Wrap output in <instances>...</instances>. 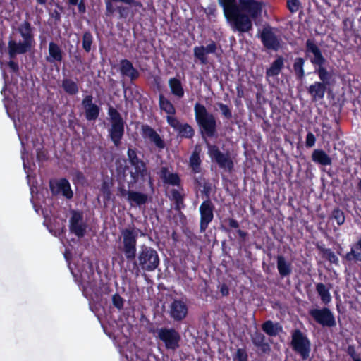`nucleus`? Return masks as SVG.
Segmentation results:
<instances>
[{
    "mask_svg": "<svg viewBox=\"0 0 361 361\" xmlns=\"http://www.w3.org/2000/svg\"><path fill=\"white\" fill-rule=\"evenodd\" d=\"M305 54V58L309 59L314 67V73L318 75L320 80L319 82L327 87L329 86L333 74L326 68L325 65L327 60L314 39H308L306 40Z\"/></svg>",
    "mask_w": 361,
    "mask_h": 361,
    "instance_id": "1",
    "label": "nucleus"
},
{
    "mask_svg": "<svg viewBox=\"0 0 361 361\" xmlns=\"http://www.w3.org/2000/svg\"><path fill=\"white\" fill-rule=\"evenodd\" d=\"M131 262H133V271L138 276L141 271H154L160 264V258L154 248L144 244L140 246L136 257Z\"/></svg>",
    "mask_w": 361,
    "mask_h": 361,
    "instance_id": "2",
    "label": "nucleus"
},
{
    "mask_svg": "<svg viewBox=\"0 0 361 361\" xmlns=\"http://www.w3.org/2000/svg\"><path fill=\"white\" fill-rule=\"evenodd\" d=\"M194 111L195 118L202 138L217 137V124L215 116L208 112L207 108L199 102L195 104Z\"/></svg>",
    "mask_w": 361,
    "mask_h": 361,
    "instance_id": "3",
    "label": "nucleus"
},
{
    "mask_svg": "<svg viewBox=\"0 0 361 361\" xmlns=\"http://www.w3.org/2000/svg\"><path fill=\"white\" fill-rule=\"evenodd\" d=\"M18 30L23 39V42H16L13 39L9 40L8 49L11 58L15 57L17 54H23L28 52L35 43L33 27L28 21L25 20L21 23Z\"/></svg>",
    "mask_w": 361,
    "mask_h": 361,
    "instance_id": "4",
    "label": "nucleus"
},
{
    "mask_svg": "<svg viewBox=\"0 0 361 361\" xmlns=\"http://www.w3.org/2000/svg\"><path fill=\"white\" fill-rule=\"evenodd\" d=\"M110 127L108 129V137L115 147H119L125 134L126 122L121 114L114 107L108 108Z\"/></svg>",
    "mask_w": 361,
    "mask_h": 361,
    "instance_id": "5",
    "label": "nucleus"
},
{
    "mask_svg": "<svg viewBox=\"0 0 361 361\" xmlns=\"http://www.w3.org/2000/svg\"><path fill=\"white\" fill-rule=\"evenodd\" d=\"M277 29L266 24L259 30L257 37L267 50L277 51L283 48V42L281 35L276 34Z\"/></svg>",
    "mask_w": 361,
    "mask_h": 361,
    "instance_id": "6",
    "label": "nucleus"
},
{
    "mask_svg": "<svg viewBox=\"0 0 361 361\" xmlns=\"http://www.w3.org/2000/svg\"><path fill=\"white\" fill-rule=\"evenodd\" d=\"M290 345L293 350L298 353L303 360L309 358L311 352V342L300 329H296L292 331Z\"/></svg>",
    "mask_w": 361,
    "mask_h": 361,
    "instance_id": "7",
    "label": "nucleus"
},
{
    "mask_svg": "<svg viewBox=\"0 0 361 361\" xmlns=\"http://www.w3.org/2000/svg\"><path fill=\"white\" fill-rule=\"evenodd\" d=\"M206 145L208 149L207 154L212 162L227 171L231 172L233 169L234 164L229 152H221L217 145H212L208 141H206Z\"/></svg>",
    "mask_w": 361,
    "mask_h": 361,
    "instance_id": "8",
    "label": "nucleus"
},
{
    "mask_svg": "<svg viewBox=\"0 0 361 361\" xmlns=\"http://www.w3.org/2000/svg\"><path fill=\"white\" fill-rule=\"evenodd\" d=\"M156 332L157 338L163 342L166 349L176 350L180 347L181 337L174 328L161 327Z\"/></svg>",
    "mask_w": 361,
    "mask_h": 361,
    "instance_id": "9",
    "label": "nucleus"
},
{
    "mask_svg": "<svg viewBox=\"0 0 361 361\" xmlns=\"http://www.w3.org/2000/svg\"><path fill=\"white\" fill-rule=\"evenodd\" d=\"M123 252L128 262L135 259L137 252V233L133 228H125L121 231Z\"/></svg>",
    "mask_w": 361,
    "mask_h": 361,
    "instance_id": "10",
    "label": "nucleus"
},
{
    "mask_svg": "<svg viewBox=\"0 0 361 361\" xmlns=\"http://www.w3.org/2000/svg\"><path fill=\"white\" fill-rule=\"evenodd\" d=\"M308 313L316 323L323 327L333 328L336 326L334 314L328 307L312 308Z\"/></svg>",
    "mask_w": 361,
    "mask_h": 361,
    "instance_id": "11",
    "label": "nucleus"
},
{
    "mask_svg": "<svg viewBox=\"0 0 361 361\" xmlns=\"http://www.w3.org/2000/svg\"><path fill=\"white\" fill-rule=\"evenodd\" d=\"M215 206L210 199L204 200L199 207L200 231L204 233L214 218Z\"/></svg>",
    "mask_w": 361,
    "mask_h": 361,
    "instance_id": "12",
    "label": "nucleus"
},
{
    "mask_svg": "<svg viewBox=\"0 0 361 361\" xmlns=\"http://www.w3.org/2000/svg\"><path fill=\"white\" fill-rule=\"evenodd\" d=\"M130 176V180L127 181L128 188H133L136 183L141 181L144 182L146 178H149V183L152 185V178L148 172L147 164L131 166V168L127 171V174Z\"/></svg>",
    "mask_w": 361,
    "mask_h": 361,
    "instance_id": "13",
    "label": "nucleus"
},
{
    "mask_svg": "<svg viewBox=\"0 0 361 361\" xmlns=\"http://www.w3.org/2000/svg\"><path fill=\"white\" fill-rule=\"evenodd\" d=\"M185 300L176 298L169 305V314L174 322H181L187 317L189 308Z\"/></svg>",
    "mask_w": 361,
    "mask_h": 361,
    "instance_id": "14",
    "label": "nucleus"
},
{
    "mask_svg": "<svg viewBox=\"0 0 361 361\" xmlns=\"http://www.w3.org/2000/svg\"><path fill=\"white\" fill-rule=\"evenodd\" d=\"M71 216L69 219L70 231L78 238L85 236L87 231V224L83 221V214L77 210L71 211Z\"/></svg>",
    "mask_w": 361,
    "mask_h": 361,
    "instance_id": "15",
    "label": "nucleus"
},
{
    "mask_svg": "<svg viewBox=\"0 0 361 361\" xmlns=\"http://www.w3.org/2000/svg\"><path fill=\"white\" fill-rule=\"evenodd\" d=\"M228 20L233 22L236 30L240 32H247L252 29V19L238 9L235 14H231L226 18Z\"/></svg>",
    "mask_w": 361,
    "mask_h": 361,
    "instance_id": "16",
    "label": "nucleus"
},
{
    "mask_svg": "<svg viewBox=\"0 0 361 361\" xmlns=\"http://www.w3.org/2000/svg\"><path fill=\"white\" fill-rule=\"evenodd\" d=\"M49 188L53 195L61 194L68 200H71L73 197L71 184L68 179L65 178L59 180H51L49 181Z\"/></svg>",
    "mask_w": 361,
    "mask_h": 361,
    "instance_id": "17",
    "label": "nucleus"
},
{
    "mask_svg": "<svg viewBox=\"0 0 361 361\" xmlns=\"http://www.w3.org/2000/svg\"><path fill=\"white\" fill-rule=\"evenodd\" d=\"M81 105L85 111V119L88 121H96L100 114V107L93 102L92 94H87L82 100Z\"/></svg>",
    "mask_w": 361,
    "mask_h": 361,
    "instance_id": "18",
    "label": "nucleus"
},
{
    "mask_svg": "<svg viewBox=\"0 0 361 361\" xmlns=\"http://www.w3.org/2000/svg\"><path fill=\"white\" fill-rule=\"evenodd\" d=\"M240 11L247 13L250 19H257L262 13V4L256 0H239Z\"/></svg>",
    "mask_w": 361,
    "mask_h": 361,
    "instance_id": "19",
    "label": "nucleus"
},
{
    "mask_svg": "<svg viewBox=\"0 0 361 361\" xmlns=\"http://www.w3.org/2000/svg\"><path fill=\"white\" fill-rule=\"evenodd\" d=\"M218 49L217 44L214 40H210L207 46H197L194 47L193 54L196 59L199 60L202 65L208 63L207 55L209 54H216Z\"/></svg>",
    "mask_w": 361,
    "mask_h": 361,
    "instance_id": "20",
    "label": "nucleus"
},
{
    "mask_svg": "<svg viewBox=\"0 0 361 361\" xmlns=\"http://www.w3.org/2000/svg\"><path fill=\"white\" fill-rule=\"evenodd\" d=\"M141 135L145 140H149L159 149H164L166 146L164 139L152 127L147 124L142 125Z\"/></svg>",
    "mask_w": 361,
    "mask_h": 361,
    "instance_id": "21",
    "label": "nucleus"
},
{
    "mask_svg": "<svg viewBox=\"0 0 361 361\" xmlns=\"http://www.w3.org/2000/svg\"><path fill=\"white\" fill-rule=\"evenodd\" d=\"M129 169V166L124 164H120L116 165V173H117V180L118 182V195L122 197H128L130 190H127L125 187V183L128 181L127 180V171ZM130 189V188H128Z\"/></svg>",
    "mask_w": 361,
    "mask_h": 361,
    "instance_id": "22",
    "label": "nucleus"
},
{
    "mask_svg": "<svg viewBox=\"0 0 361 361\" xmlns=\"http://www.w3.org/2000/svg\"><path fill=\"white\" fill-rule=\"evenodd\" d=\"M119 71L123 77L128 78L131 82L136 80L140 76L138 70L133 66L130 61L126 59L121 60Z\"/></svg>",
    "mask_w": 361,
    "mask_h": 361,
    "instance_id": "23",
    "label": "nucleus"
},
{
    "mask_svg": "<svg viewBox=\"0 0 361 361\" xmlns=\"http://www.w3.org/2000/svg\"><path fill=\"white\" fill-rule=\"evenodd\" d=\"M222 223L227 224L228 226V227H226L222 224L221 225V229L223 231L228 233L231 232V228L236 229V233H238V235L240 237L239 243L240 245H242L245 242L248 233L246 231L239 229L240 224H239V222L236 219H235L233 218H227V219H224L223 220Z\"/></svg>",
    "mask_w": 361,
    "mask_h": 361,
    "instance_id": "24",
    "label": "nucleus"
},
{
    "mask_svg": "<svg viewBox=\"0 0 361 361\" xmlns=\"http://www.w3.org/2000/svg\"><path fill=\"white\" fill-rule=\"evenodd\" d=\"M250 337L252 344L259 350L260 354H269L271 347L266 341V337L262 333L256 331Z\"/></svg>",
    "mask_w": 361,
    "mask_h": 361,
    "instance_id": "25",
    "label": "nucleus"
},
{
    "mask_svg": "<svg viewBox=\"0 0 361 361\" xmlns=\"http://www.w3.org/2000/svg\"><path fill=\"white\" fill-rule=\"evenodd\" d=\"M49 55L46 56V61L50 63H61L63 58V51L61 47L54 42L49 44Z\"/></svg>",
    "mask_w": 361,
    "mask_h": 361,
    "instance_id": "26",
    "label": "nucleus"
},
{
    "mask_svg": "<svg viewBox=\"0 0 361 361\" xmlns=\"http://www.w3.org/2000/svg\"><path fill=\"white\" fill-rule=\"evenodd\" d=\"M327 86L319 81H316L307 87V92L314 102L321 100L324 98L326 91Z\"/></svg>",
    "mask_w": 361,
    "mask_h": 361,
    "instance_id": "27",
    "label": "nucleus"
},
{
    "mask_svg": "<svg viewBox=\"0 0 361 361\" xmlns=\"http://www.w3.org/2000/svg\"><path fill=\"white\" fill-rule=\"evenodd\" d=\"M276 266L281 279L289 276L292 273V264L282 255L276 256Z\"/></svg>",
    "mask_w": 361,
    "mask_h": 361,
    "instance_id": "28",
    "label": "nucleus"
},
{
    "mask_svg": "<svg viewBox=\"0 0 361 361\" xmlns=\"http://www.w3.org/2000/svg\"><path fill=\"white\" fill-rule=\"evenodd\" d=\"M160 177L165 183L178 187L181 185V179L179 175L177 173H169L167 167L161 168Z\"/></svg>",
    "mask_w": 361,
    "mask_h": 361,
    "instance_id": "29",
    "label": "nucleus"
},
{
    "mask_svg": "<svg viewBox=\"0 0 361 361\" xmlns=\"http://www.w3.org/2000/svg\"><path fill=\"white\" fill-rule=\"evenodd\" d=\"M262 331L269 336L275 337L283 331V327L279 322L267 320L262 324Z\"/></svg>",
    "mask_w": 361,
    "mask_h": 361,
    "instance_id": "30",
    "label": "nucleus"
},
{
    "mask_svg": "<svg viewBox=\"0 0 361 361\" xmlns=\"http://www.w3.org/2000/svg\"><path fill=\"white\" fill-rule=\"evenodd\" d=\"M311 158L313 162L322 166H330L332 164V159L321 149H314L312 153Z\"/></svg>",
    "mask_w": 361,
    "mask_h": 361,
    "instance_id": "31",
    "label": "nucleus"
},
{
    "mask_svg": "<svg viewBox=\"0 0 361 361\" xmlns=\"http://www.w3.org/2000/svg\"><path fill=\"white\" fill-rule=\"evenodd\" d=\"M200 154V149L196 147L189 158V166L192 173L195 175L202 172V160Z\"/></svg>",
    "mask_w": 361,
    "mask_h": 361,
    "instance_id": "32",
    "label": "nucleus"
},
{
    "mask_svg": "<svg viewBox=\"0 0 361 361\" xmlns=\"http://www.w3.org/2000/svg\"><path fill=\"white\" fill-rule=\"evenodd\" d=\"M284 67V58L282 56H276L275 60L271 63L269 68L266 71L267 77L277 76Z\"/></svg>",
    "mask_w": 361,
    "mask_h": 361,
    "instance_id": "33",
    "label": "nucleus"
},
{
    "mask_svg": "<svg viewBox=\"0 0 361 361\" xmlns=\"http://www.w3.org/2000/svg\"><path fill=\"white\" fill-rule=\"evenodd\" d=\"M127 200L131 205L142 206L147 202L148 195L141 192L130 190Z\"/></svg>",
    "mask_w": 361,
    "mask_h": 361,
    "instance_id": "34",
    "label": "nucleus"
},
{
    "mask_svg": "<svg viewBox=\"0 0 361 361\" xmlns=\"http://www.w3.org/2000/svg\"><path fill=\"white\" fill-rule=\"evenodd\" d=\"M348 262H361V236L350 247V251L345 255Z\"/></svg>",
    "mask_w": 361,
    "mask_h": 361,
    "instance_id": "35",
    "label": "nucleus"
},
{
    "mask_svg": "<svg viewBox=\"0 0 361 361\" xmlns=\"http://www.w3.org/2000/svg\"><path fill=\"white\" fill-rule=\"evenodd\" d=\"M219 4L223 8L224 14L226 18L231 14H235L240 9L236 0H219Z\"/></svg>",
    "mask_w": 361,
    "mask_h": 361,
    "instance_id": "36",
    "label": "nucleus"
},
{
    "mask_svg": "<svg viewBox=\"0 0 361 361\" xmlns=\"http://www.w3.org/2000/svg\"><path fill=\"white\" fill-rule=\"evenodd\" d=\"M169 86L171 94L178 98H182L184 96V89L180 79L171 78L169 80Z\"/></svg>",
    "mask_w": 361,
    "mask_h": 361,
    "instance_id": "37",
    "label": "nucleus"
},
{
    "mask_svg": "<svg viewBox=\"0 0 361 361\" xmlns=\"http://www.w3.org/2000/svg\"><path fill=\"white\" fill-rule=\"evenodd\" d=\"M305 59L302 57H296L294 59L293 68L295 73V76L298 80H302L305 76Z\"/></svg>",
    "mask_w": 361,
    "mask_h": 361,
    "instance_id": "38",
    "label": "nucleus"
},
{
    "mask_svg": "<svg viewBox=\"0 0 361 361\" xmlns=\"http://www.w3.org/2000/svg\"><path fill=\"white\" fill-rule=\"evenodd\" d=\"M61 87L68 95H75L79 92V87L76 82L71 78H64L61 82Z\"/></svg>",
    "mask_w": 361,
    "mask_h": 361,
    "instance_id": "39",
    "label": "nucleus"
},
{
    "mask_svg": "<svg viewBox=\"0 0 361 361\" xmlns=\"http://www.w3.org/2000/svg\"><path fill=\"white\" fill-rule=\"evenodd\" d=\"M159 105L160 109L166 113L168 115L176 114V108L174 105L162 94H160L159 96Z\"/></svg>",
    "mask_w": 361,
    "mask_h": 361,
    "instance_id": "40",
    "label": "nucleus"
},
{
    "mask_svg": "<svg viewBox=\"0 0 361 361\" xmlns=\"http://www.w3.org/2000/svg\"><path fill=\"white\" fill-rule=\"evenodd\" d=\"M316 290L324 304L327 305L331 302V296L329 293V289L327 288L324 283H317L316 285Z\"/></svg>",
    "mask_w": 361,
    "mask_h": 361,
    "instance_id": "41",
    "label": "nucleus"
},
{
    "mask_svg": "<svg viewBox=\"0 0 361 361\" xmlns=\"http://www.w3.org/2000/svg\"><path fill=\"white\" fill-rule=\"evenodd\" d=\"M138 153L140 152L136 148H128L127 157L130 166L146 164L145 161L138 157Z\"/></svg>",
    "mask_w": 361,
    "mask_h": 361,
    "instance_id": "42",
    "label": "nucleus"
},
{
    "mask_svg": "<svg viewBox=\"0 0 361 361\" xmlns=\"http://www.w3.org/2000/svg\"><path fill=\"white\" fill-rule=\"evenodd\" d=\"M318 250L321 252L322 258L329 261L331 264H334L336 265L338 264V257L330 248L319 246Z\"/></svg>",
    "mask_w": 361,
    "mask_h": 361,
    "instance_id": "43",
    "label": "nucleus"
},
{
    "mask_svg": "<svg viewBox=\"0 0 361 361\" xmlns=\"http://www.w3.org/2000/svg\"><path fill=\"white\" fill-rule=\"evenodd\" d=\"M177 130L178 132L179 135L185 138L190 139L195 135L194 129L188 123H181V125L179 126Z\"/></svg>",
    "mask_w": 361,
    "mask_h": 361,
    "instance_id": "44",
    "label": "nucleus"
},
{
    "mask_svg": "<svg viewBox=\"0 0 361 361\" xmlns=\"http://www.w3.org/2000/svg\"><path fill=\"white\" fill-rule=\"evenodd\" d=\"M94 38L92 34L89 31L84 32L82 35V44L85 52L89 53L92 49Z\"/></svg>",
    "mask_w": 361,
    "mask_h": 361,
    "instance_id": "45",
    "label": "nucleus"
},
{
    "mask_svg": "<svg viewBox=\"0 0 361 361\" xmlns=\"http://www.w3.org/2000/svg\"><path fill=\"white\" fill-rule=\"evenodd\" d=\"M216 105L219 108L221 114L225 119L231 120L232 118V110L228 105L222 102H217Z\"/></svg>",
    "mask_w": 361,
    "mask_h": 361,
    "instance_id": "46",
    "label": "nucleus"
},
{
    "mask_svg": "<svg viewBox=\"0 0 361 361\" xmlns=\"http://www.w3.org/2000/svg\"><path fill=\"white\" fill-rule=\"evenodd\" d=\"M331 216L339 226L343 224L345 222V217L344 212L338 207L333 210Z\"/></svg>",
    "mask_w": 361,
    "mask_h": 361,
    "instance_id": "47",
    "label": "nucleus"
},
{
    "mask_svg": "<svg viewBox=\"0 0 361 361\" xmlns=\"http://www.w3.org/2000/svg\"><path fill=\"white\" fill-rule=\"evenodd\" d=\"M286 7L291 13H294L301 8V3L299 0H287Z\"/></svg>",
    "mask_w": 361,
    "mask_h": 361,
    "instance_id": "48",
    "label": "nucleus"
},
{
    "mask_svg": "<svg viewBox=\"0 0 361 361\" xmlns=\"http://www.w3.org/2000/svg\"><path fill=\"white\" fill-rule=\"evenodd\" d=\"M124 302V299L118 293H115L113 295L112 303L113 305L118 310H121L123 308Z\"/></svg>",
    "mask_w": 361,
    "mask_h": 361,
    "instance_id": "49",
    "label": "nucleus"
},
{
    "mask_svg": "<svg viewBox=\"0 0 361 361\" xmlns=\"http://www.w3.org/2000/svg\"><path fill=\"white\" fill-rule=\"evenodd\" d=\"M233 359L235 361H247L248 355L245 348H238Z\"/></svg>",
    "mask_w": 361,
    "mask_h": 361,
    "instance_id": "50",
    "label": "nucleus"
},
{
    "mask_svg": "<svg viewBox=\"0 0 361 361\" xmlns=\"http://www.w3.org/2000/svg\"><path fill=\"white\" fill-rule=\"evenodd\" d=\"M116 11L118 13L120 19H126L130 14V8L124 6H117Z\"/></svg>",
    "mask_w": 361,
    "mask_h": 361,
    "instance_id": "51",
    "label": "nucleus"
},
{
    "mask_svg": "<svg viewBox=\"0 0 361 361\" xmlns=\"http://www.w3.org/2000/svg\"><path fill=\"white\" fill-rule=\"evenodd\" d=\"M346 352L353 361H361V357H360V355L357 353L354 345H349L347 348Z\"/></svg>",
    "mask_w": 361,
    "mask_h": 361,
    "instance_id": "52",
    "label": "nucleus"
},
{
    "mask_svg": "<svg viewBox=\"0 0 361 361\" xmlns=\"http://www.w3.org/2000/svg\"><path fill=\"white\" fill-rule=\"evenodd\" d=\"M166 121L169 126H171L172 128L177 129L179 128V126L181 125L180 121L178 120L177 118L174 117V115H168L166 116Z\"/></svg>",
    "mask_w": 361,
    "mask_h": 361,
    "instance_id": "53",
    "label": "nucleus"
},
{
    "mask_svg": "<svg viewBox=\"0 0 361 361\" xmlns=\"http://www.w3.org/2000/svg\"><path fill=\"white\" fill-rule=\"evenodd\" d=\"M316 142V137L312 132H308L306 135L305 146L307 148L314 146Z\"/></svg>",
    "mask_w": 361,
    "mask_h": 361,
    "instance_id": "54",
    "label": "nucleus"
},
{
    "mask_svg": "<svg viewBox=\"0 0 361 361\" xmlns=\"http://www.w3.org/2000/svg\"><path fill=\"white\" fill-rule=\"evenodd\" d=\"M37 159L39 161H44L48 159V152L43 147L37 149Z\"/></svg>",
    "mask_w": 361,
    "mask_h": 361,
    "instance_id": "55",
    "label": "nucleus"
},
{
    "mask_svg": "<svg viewBox=\"0 0 361 361\" xmlns=\"http://www.w3.org/2000/svg\"><path fill=\"white\" fill-rule=\"evenodd\" d=\"M203 190H202V193L205 196L206 199H210V195L212 191V186L209 182H205L203 185Z\"/></svg>",
    "mask_w": 361,
    "mask_h": 361,
    "instance_id": "56",
    "label": "nucleus"
},
{
    "mask_svg": "<svg viewBox=\"0 0 361 361\" xmlns=\"http://www.w3.org/2000/svg\"><path fill=\"white\" fill-rule=\"evenodd\" d=\"M111 0L106 1V16H110L114 14V13L116 11V8H114L113 4L111 3Z\"/></svg>",
    "mask_w": 361,
    "mask_h": 361,
    "instance_id": "57",
    "label": "nucleus"
},
{
    "mask_svg": "<svg viewBox=\"0 0 361 361\" xmlns=\"http://www.w3.org/2000/svg\"><path fill=\"white\" fill-rule=\"evenodd\" d=\"M193 182H194L195 185L200 188V187L203 186V185L205 182H207V181L203 177L202 175H200L198 176H195L193 177Z\"/></svg>",
    "mask_w": 361,
    "mask_h": 361,
    "instance_id": "58",
    "label": "nucleus"
},
{
    "mask_svg": "<svg viewBox=\"0 0 361 361\" xmlns=\"http://www.w3.org/2000/svg\"><path fill=\"white\" fill-rule=\"evenodd\" d=\"M171 194L174 202L180 200V199L184 197L183 195L176 189H172L171 190Z\"/></svg>",
    "mask_w": 361,
    "mask_h": 361,
    "instance_id": "59",
    "label": "nucleus"
},
{
    "mask_svg": "<svg viewBox=\"0 0 361 361\" xmlns=\"http://www.w3.org/2000/svg\"><path fill=\"white\" fill-rule=\"evenodd\" d=\"M102 190L104 195V200H109L110 199L111 192L108 186L106 185V183L103 184Z\"/></svg>",
    "mask_w": 361,
    "mask_h": 361,
    "instance_id": "60",
    "label": "nucleus"
},
{
    "mask_svg": "<svg viewBox=\"0 0 361 361\" xmlns=\"http://www.w3.org/2000/svg\"><path fill=\"white\" fill-rule=\"evenodd\" d=\"M76 6L80 13H85L86 12V5L84 0H78Z\"/></svg>",
    "mask_w": 361,
    "mask_h": 361,
    "instance_id": "61",
    "label": "nucleus"
},
{
    "mask_svg": "<svg viewBox=\"0 0 361 361\" xmlns=\"http://www.w3.org/2000/svg\"><path fill=\"white\" fill-rule=\"evenodd\" d=\"M8 66H9V68H11L12 72H13V73H17L19 71V66H18V63H16L12 60H11L8 63Z\"/></svg>",
    "mask_w": 361,
    "mask_h": 361,
    "instance_id": "62",
    "label": "nucleus"
},
{
    "mask_svg": "<svg viewBox=\"0 0 361 361\" xmlns=\"http://www.w3.org/2000/svg\"><path fill=\"white\" fill-rule=\"evenodd\" d=\"M183 200H184V197L180 199V200L174 202V203H175L174 209L176 211L180 212L181 210V209L185 207Z\"/></svg>",
    "mask_w": 361,
    "mask_h": 361,
    "instance_id": "63",
    "label": "nucleus"
},
{
    "mask_svg": "<svg viewBox=\"0 0 361 361\" xmlns=\"http://www.w3.org/2000/svg\"><path fill=\"white\" fill-rule=\"evenodd\" d=\"M220 293L223 296H227L229 294V288L226 283H223L220 287Z\"/></svg>",
    "mask_w": 361,
    "mask_h": 361,
    "instance_id": "64",
    "label": "nucleus"
}]
</instances>
